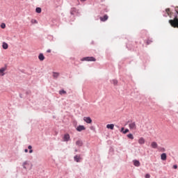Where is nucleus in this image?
I'll use <instances>...</instances> for the list:
<instances>
[{
	"instance_id": "obj_1",
	"label": "nucleus",
	"mask_w": 178,
	"mask_h": 178,
	"mask_svg": "<svg viewBox=\"0 0 178 178\" xmlns=\"http://www.w3.org/2000/svg\"><path fill=\"white\" fill-rule=\"evenodd\" d=\"M81 60L82 62H95L97 59L95 58V57H93V56H86V57L82 58Z\"/></svg>"
},
{
	"instance_id": "obj_2",
	"label": "nucleus",
	"mask_w": 178,
	"mask_h": 178,
	"mask_svg": "<svg viewBox=\"0 0 178 178\" xmlns=\"http://www.w3.org/2000/svg\"><path fill=\"white\" fill-rule=\"evenodd\" d=\"M129 124V127L130 129V130H136V129H137V125L136 124V122H133V120H129L128 121Z\"/></svg>"
},
{
	"instance_id": "obj_3",
	"label": "nucleus",
	"mask_w": 178,
	"mask_h": 178,
	"mask_svg": "<svg viewBox=\"0 0 178 178\" xmlns=\"http://www.w3.org/2000/svg\"><path fill=\"white\" fill-rule=\"evenodd\" d=\"M83 120L84 122H86V123H88V124H91V123H92V120H91L90 117H84Z\"/></svg>"
},
{
	"instance_id": "obj_4",
	"label": "nucleus",
	"mask_w": 178,
	"mask_h": 178,
	"mask_svg": "<svg viewBox=\"0 0 178 178\" xmlns=\"http://www.w3.org/2000/svg\"><path fill=\"white\" fill-rule=\"evenodd\" d=\"M63 141L67 142L70 140V135L69 134H64L63 138Z\"/></svg>"
},
{
	"instance_id": "obj_5",
	"label": "nucleus",
	"mask_w": 178,
	"mask_h": 178,
	"mask_svg": "<svg viewBox=\"0 0 178 178\" xmlns=\"http://www.w3.org/2000/svg\"><path fill=\"white\" fill-rule=\"evenodd\" d=\"M52 76H53V79L54 80H58V78L59 77V76H60V74L59 72H52Z\"/></svg>"
},
{
	"instance_id": "obj_6",
	"label": "nucleus",
	"mask_w": 178,
	"mask_h": 178,
	"mask_svg": "<svg viewBox=\"0 0 178 178\" xmlns=\"http://www.w3.org/2000/svg\"><path fill=\"white\" fill-rule=\"evenodd\" d=\"M133 164L134 165V166H136V168L140 167V165H141V163H140V161L135 159L133 160Z\"/></svg>"
},
{
	"instance_id": "obj_7",
	"label": "nucleus",
	"mask_w": 178,
	"mask_h": 178,
	"mask_svg": "<svg viewBox=\"0 0 178 178\" xmlns=\"http://www.w3.org/2000/svg\"><path fill=\"white\" fill-rule=\"evenodd\" d=\"M83 130H86V127H84V125H79L76 127L77 131H83Z\"/></svg>"
},
{
	"instance_id": "obj_8",
	"label": "nucleus",
	"mask_w": 178,
	"mask_h": 178,
	"mask_svg": "<svg viewBox=\"0 0 178 178\" xmlns=\"http://www.w3.org/2000/svg\"><path fill=\"white\" fill-rule=\"evenodd\" d=\"M129 131H130V130H129V129H124V127H122L120 129V133H122L123 134H127V133H129Z\"/></svg>"
},
{
	"instance_id": "obj_9",
	"label": "nucleus",
	"mask_w": 178,
	"mask_h": 178,
	"mask_svg": "<svg viewBox=\"0 0 178 178\" xmlns=\"http://www.w3.org/2000/svg\"><path fill=\"white\" fill-rule=\"evenodd\" d=\"M5 70H6V67L0 68V76H5Z\"/></svg>"
},
{
	"instance_id": "obj_10",
	"label": "nucleus",
	"mask_w": 178,
	"mask_h": 178,
	"mask_svg": "<svg viewBox=\"0 0 178 178\" xmlns=\"http://www.w3.org/2000/svg\"><path fill=\"white\" fill-rule=\"evenodd\" d=\"M38 59L39 60H40L41 62H42V60H44L45 59V56H44V54L40 53L38 56Z\"/></svg>"
},
{
	"instance_id": "obj_11",
	"label": "nucleus",
	"mask_w": 178,
	"mask_h": 178,
	"mask_svg": "<svg viewBox=\"0 0 178 178\" xmlns=\"http://www.w3.org/2000/svg\"><path fill=\"white\" fill-rule=\"evenodd\" d=\"M106 129H108L109 130H113V129H115V124H108L106 125Z\"/></svg>"
},
{
	"instance_id": "obj_12",
	"label": "nucleus",
	"mask_w": 178,
	"mask_h": 178,
	"mask_svg": "<svg viewBox=\"0 0 178 178\" xmlns=\"http://www.w3.org/2000/svg\"><path fill=\"white\" fill-rule=\"evenodd\" d=\"M138 143L140 145H143V144H145V139H144V138H140L138 139Z\"/></svg>"
},
{
	"instance_id": "obj_13",
	"label": "nucleus",
	"mask_w": 178,
	"mask_h": 178,
	"mask_svg": "<svg viewBox=\"0 0 178 178\" xmlns=\"http://www.w3.org/2000/svg\"><path fill=\"white\" fill-rule=\"evenodd\" d=\"M81 159V158L80 157V156H79V155H75L74 156V161H75V162H80V160Z\"/></svg>"
},
{
	"instance_id": "obj_14",
	"label": "nucleus",
	"mask_w": 178,
	"mask_h": 178,
	"mask_svg": "<svg viewBox=\"0 0 178 178\" xmlns=\"http://www.w3.org/2000/svg\"><path fill=\"white\" fill-rule=\"evenodd\" d=\"M76 145L78 147H83V141L80 140H76Z\"/></svg>"
},
{
	"instance_id": "obj_15",
	"label": "nucleus",
	"mask_w": 178,
	"mask_h": 178,
	"mask_svg": "<svg viewBox=\"0 0 178 178\" xmlns=\"http://www.w3.org/2000/svg\"><path fill=\"white\" fill-rule=\"evenodd\" d=\"M166 158H167L166 153H163L161 154V161H166Z\"/></svg>"
},
{
	"instance_id": "obj_16",
	"label": "nucleus",
	"mask_w": 178,
	"mask_h": 178,
	"mask_svg": "<svg viewBox=\"0 0 178 178\" xmlns=\"http://www.w3.org/2000/svg\"><path fill=\"white\" fill-rule=\"evenodd\" d=\"M151 146L154 149H156V148H158V143H156V142H152V144H151Z\"/></svg>"
},
{
	"instance_id": "obj_17",
	"label": "nucleus",
	"mask_w": 178,
	"mask_h": 178,
	"mask_svg": "<svg viewBox=\"0 0 178 178\" xmlns=\"http://www.w3.org/2000/svg\"><path fill=\"white\" fill-rule=\"evenodd\" d=\"M108 17L106 15H105L103 17H100V20L101 22H106V20H108Z\"/></svg>"
},
{
	"instance_id": "obj_18",
	"label": "nucleus",
	"mask_w": 178,
	"mask_h": 178,
	"mask_svg": "<svg viewBox=\"0 0 178 178\" xmlns=\"http://www.w3.org/2000/svg\"><path fill=\"white\" fill-rule=\"evenodd\" d=\"M127 137L129 138L130 140H134V136H133V134H129L127 135Z\"/></svg>"
},
{
	"instance_id": "obj_19",
	"label": "nucleus",
	"mask_w": 178,
	"mask_h": 178,
	"mask_svg": "<svg viewBox=\"0 0 178 178\" xmlns=\"http://www.w3.org/2000/svg\"><path fill=\"white\" fill-rule=\"evenodd\" d=\"M165 12H166L168 16H169L170 17H172V15H170V13H170V8H166Z\"/></svg>"
},
{
	"instance_id": "obj_20",
	"label": "nucleus",
	"mask_w": 178,
	"mask_h": 178,
	"mask_svg": "<svg viewBox=\"0 0 178 178\" xmlns=\"http://www.w3.org/2000/svg\"><path fill=\"white\" fill-rule=\"evenodd\" d=\"M126 48H127L129 51H134V49L133 48V45H127Z\"/></svg>"
},
{
	"instance_id": "obj_21",
	"label": "nucleus",
	"mask_w": 178,
	"mask_h": 178,
	"mask_svg": "<svg viewBox=\"0 0 178 178\" xmlns=\"http://www.w3.org/2000/svg\"><path fill=\"white\" fill-rule=\"evenodd\" d=\"M26 165H29V161H24L22 163V166H23L24 169H27V167H26Z\"/></svg>"
},
{
	"instance_id": "obj_22",
	"label": "nucleus",
	"mask_w": 178,
	"mask_h": 178,
	"mask_svg": "<svg viewBox=\"0 0 178 178\" xmlns=\"http://www.w3.org/2000/svg\"><path fill=\"white\" fill-rule=\"evenodd\" d=\"M111 83H112V84H113L114 86H118V80H116V79H113V80L111 81Z\"/></svg>"
},
{
	"instance_id": "obj_23",
	"label": "nucleus",
	"mask_w": 178,
	"mask_h": 178,
	"mask_svg": "<svg viewBox=\"0 0 178 178\" xmlns=\"http://www.w3.org/2000/svg\"><path fill=\"white\" fill-rule=\"evenodd\" d=\"M60 95H63V94H66V91L65 90H59Z\"/></svg>"
},
{
	"instance_id": "obj_24",
	"label": "nucleus",
	"mask_w": 178,
	"mask_h": 178,
	"mask_svg": "<svg viewBox=\"0 0 178 178\" xmlns=\"http://www.w3.org/2000/svg\"><path fill=\"white\" fill-rule=\"evenodd\" d=\"M31 23H32V24H37L38 22H37L36 19H31Z\"/></svg>"
},
{
	"instance_id": "obj_25",
	"label": "nucleus",
	"mask_w": 178,
	"mask_h": 178,
	"mask_svg": "<svg viewBox=\"0 0 178 178\" xmlns=\"http://www.w3.org/2000/svg\"><path fill=\"white\" fill-rule=\"evenodd\" d=\"M35 12L37 13H41V8H36Z\"/></svg>"
},
{
	"instance_id": "obj_26",
	"label": "nucleus",
	"mask_w": 178,
	"mask_h": 178,
	"mask_svg": "<svg viewBox=\"0 0 178 178\" xmlns=\"http://www.w3.org/2000/svg\"><path fill=\"white\" fill-rule=\"evenodd\" d=\"M3 47V49H8V48H9L8 45H2Z\"/></svg>"
},
{
	"instance_id": "obj_27",
	"label": "nucleus",
	"mask_w": 178,
	"mask_h": 178,
	"mask_svg": "<svg viewBox=\"0 0 178 178\" xmlns=\"http://www.w3.org/2000/svg\"><path fill=\"white\" fill-rule=\"evenodd\" d=\"M74 12H76V8H72V10H71V15H74Z\"/></svg>"
},
{
	"instance_id": "obj_28",
	"label": "nucleus",
	"mask_w": 178,
	"mask_h": 178,
	"mask_svg": "<svg viewBox=\"0 0 178 178\" xmlns=\"http://www.w3.org/2000/svg\"><path fill=\"white\" fill-rule=\"evenodd\" d=\"M1 29H5V27H6V24H5V23H3L1 24Z\"/></svg>"
},
{
	"instance_id": "obj_29",
	"label": "nucleus",
	"mask_w": 178,
	"mask_h": 178,
	"mask_svg": "<svg viewBox=\"0 0 178 178\" xmlns=\"http://www.w3.org/2000/svg\"><path fill=\"white\" fill-rule=\"evenodd\" d=\"M145 178H150V177H151V175H150L149 174H146V175H145Z\"/></svg>"
},
{
	"instance_id": "obj_30",
	"label": "nucleus",
	"mask_w": 178,
	"mask_h": 178,
	"mask_svg": "<svg viewBox=\"0 0 178 178\" xmlns=\"http://www.w3.org/2000/svg\"><path fill=\"white\" fill-rule=\"evenodd\" d=\"M172 168H173V169H177V165H174L173 166H172Z\"/></svg>"
},
{
	"instance_id": "obj_31",
	"label": "nucleus",
	"mask_w": 178,
	"mask_h": 178,
	"mask_svg": "<svg viewBox=\"0 0 178 178\" xmlns=\"http://www.w3.org/2000/svg\"><path fill=\"white\" fill-rule=\"evenodd\" d=\"M51 50L50 49L47 50V54H51Z\"/></svg>"
},
{
	"instance_id": "obj_32",
	"label": "nucleus",
	"mask_w": 178,
	"mask_h": 178,
	"mask_svg": "<svg viewBox=\"0 0 178 178\" xmlns=\"http://www.w3.org/2000/svg\"><path fill=\"white\" fill-rule=\"evenodd\" d=\"M90 130H95V127H92V126L90 127Z\"/></svg>"
},
{
	"instance_id": "obj_33",
	"label": "nucleus",
	"mask_w": 178,
	"mask_h": 178,
	"mask_svg": "<svg viewBox=\"0 0 178 178\" xmlns=\"http://www.w3.org/2000/svg\"><path fill=\"white\" fill-rule=\"evenodd\" d=\"M32 148H33V147H32L31 145H29V146H28V149L30 150V149H32Z\"/></svg>"
},
{
	"instance_id": "obj_34",
	"label": "nucleus",
	"mask_w": 178,
	"mask_h": 178,
	"mask_svg": "<svg viewBox=\"0 0 178 178\" xmlns=\"http://www.w3.org/2000/svg\"><path fill=\"white\" fill-rule=\"evenodd\" d=\"M32 152H33V149H29V154H32Z\"/></svg>"
},
{
	"instance_id": "obj_35",
	"label": "nucleus",
	"mask_w": 178,
	"mask_h": 178,
	"mask_svg": "<svg viewBox=\"0 0 178 178\" xmlns=\"http://www.w3.org/2000/svg\"><path fill=\"white\" fill-rule=\"evenodd\" d=\"M24 152H29V149H25Z\"/></svg>"
},
{
	"instance_id": "obj_36",
	"label": "nucleus",
	"mask_w": 178,
	"mask_h": 178,
	"mask_svg": "<svg viewBox=\"0 0 178 178\" xmlns=\"http://www.w3.org/2000/svg\"><path fill=\"white\" fill-rule=\"evenodd\" d=\"M151 42H152V41H147V44H151Z\"/></svg>"
},
{
	"instance_id": "obj_37",
	"label": "nucleus",
	"mask_w": 178,
	"mask_h": 178,
	"mask_svg": "<svg viewBox=\"0 0 178 178\" xmlns=\"http://www.w3.org/2000/svg\"><path fill=\"white\" fill-rule=\"evenodd\" d=\"M3 45H8V44H6V42H3Z\"/></svg>"
},
{
	"instance_id": "obj_38",
	"label": "nucleus",
	"mask_w": 178,
	"mask_h": 178,
	"mask_svg": "<svg viewBox=\"0 0 178 178\" xmlns=\"http://www.w3.org/2000/svg\"><path fill=\"white\" fill-rule=\"evenodd\" d=\"M19 97H20V98H23V96L22 94H19Z\"/></svg>"
},
{
	"instance_id": "obj_39",
	"label": "nucleus",
	"mask_w": 178,
	"mask_h": 178,
	"mask_svg": "<svg viewBox=\"0 0 178 178\" xmlns=\"http://www.w3.org/2000/svg\"><path fill=\"white\" fill-rule=\"evenodd\" d=\"M161 151H165V148L162 147Z\"/></svg>"
},
{
	"instance_id": "obj_40",
	"label": "nucleus",
	"mask_w": 178,
	"mask_h": 178,
	"mask_svg": "<svg viewBox=\"0 0 178 178\" xmlns=\"http://www.w3.org/2000/svg\"><path fill=\"white\" fill-rule=\"evenodd\" d=\"M81 2H85L86 0H80Z\"/></svg>"
},
{
	"instance_id": "obj_41",
	"label": "nucleus",
	"mask_w": 178,
	"mask_h": 178,
	"mask_svg": "<svg viewBox=\"0 0 178 178\" xmlns=\"http://www.w3.org/2000/svg\"><path fill=\"white\" fill-rule=\"evenodd\" d=\"M75 152H77V149H75Z\"/></svg>"
},
{
	"instance_id": "obj_42",
	"label": "nucleus",
	"mask_w": 178,
	"mask_h": 178,
	"mask_svg": "<svg viewBox=\"0 0 178 178\" xmlns=\"http://www.w3.org/2000/svg\"><path fill=\"white\" fill-rule=\"evenodd\" d=\"M115 127H119V126H118V125H115Z\"/></svg>"
}]
</instances>
